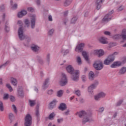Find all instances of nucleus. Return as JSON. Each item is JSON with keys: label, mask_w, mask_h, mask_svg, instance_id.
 Returning a JSON list of instances; mask_svg holds the SVG:
<instances>
[{"label": "nucleus", "mask_w": 126, "mask_h": 126, "mask_svg": "<svg viewBox=\"0 0 126 126\" xmlns=\"http://www.w3.org/2000/svg\"><path fill=\"white\" fill-rule=\"evenodd\" d=\"M66 69L67 72L72 75V80H73V81H78V79H79V71L74 70V69L71 65H68Z\"/></svg>", "instance_id": "obj_1"}, {"label": "nucleus", "mask_w": 126, "mask_h": 126, "mask_svg": "<svg viewBox=\"0 0 126 126\" xmlns=\"http://www.w3.org/2000/svg\"><path fill=\"white\" fill-rule=\"evenodd\" d=\"M76 115H78L79 118H83L82 120L83 124H86V123L88 122H91L92 120L91 115L89 116L87 115V113L85 112V111H81L79 112H77Z\"/></svg>", "instance_id": "obj_2"}, {"label": "nucleus", "mask_w": 126, "mask_h": 126, "mask_svg": "<svg viewBox=\"0 0 126 126\" xmlns=\"http://www.w3.org/2000/svg\"><path fill=\"white\" fill-rule=\"evenodd\" d=\"M18 24H19V26H20L19 28L18 32L19 38L21 40H24V39L26 38V36H25V35L23 33V27H22L23 24L22 23V21H18Z\"/></svg>", "instance_id": "obj_3"}, {"label": "nucleus", "mask_w": 126, "mask_h": 126, "mask_svg": "<svg viewBox=\"0 0 126 126\" xmlns=\"http://www.w3.org/2000/svg\"><path fill=\"white\" fill-rule=\"evenodd\" d=\"M98 85H99V81H98V80H94V82L91 84L88 88V92L89 93V94L94 95V91L93 90H94V89H96Z\"/></svg>", "instance_id": "obj_4"}, {"label": "nucleus", "mask_w": 126, "mask_h": 126, "mask_svg": "<svg viewBox=\"0 0 126 126\" xmlns=\"http://www.w3.org/2000/svg\"><path fill=\"white\" fill-rule=\"evenodd\" d=\"M117 54V52H115L114 53L109 55L106 59L104 61V64L106 65H109V64H111L114 61H115V55Z\"/></svg>", "instance_id": "obj_5"}, {"label": "nucleus", "mask_w": 126, "mask_h": 126, "mask_svg": "<svg viewBox=\"0 0 126 126\" xmlns=\"http://www.w3.org/2000/svg\"><path fill=\"white\" fill-rule=\"evenodd\" d=\"M93 66L96 70H101V69H102L103 67H104L103 62L101 60H96L94 62Z\"/></svg>", "instance_id": "obj_6"}, {"label": "nucleus", "mask_w": 126, "mask_h": 126, "mask_svg": "<svg viewBox=\"0 0 126 126\" xmlns=\"http://www.w3.org/2000/svg\"><path fill=\"white\" fill-rule=\"evenodd\" d=\"M126 63V57H124L122 59V62H115L110 65V67L112 68H116L118 66H121L122 63Z\"/></svg>", "instance_id": "obj_7"}, {"label": "nucleus", "mask_w": 126, "mask_h": 126, "mask_svg": "<svg viewBox=\"0 0 126 126\" xmlns=\"http://www.w3.org/2000/svg\"><path fill=\"white\" fill-rule=\"evenodd\" d=\"M59 83L61 86H64L67 84V78H66V75H65V74L62 73V78Z\"/></svg>", "instance_id": "obj_8"}, {"label": "nucleus", "mask_w": 126, "mask_h": 126, "mask_svg": "<svg viewBox=\"0 0 126 126\" xmlns=\"http://www.w3.org/2000/svg\"><path fill=\"white\" fill-rule=\"evenodd\" d=\"M32 124V117L30 114H27L25 118V126H31Z\"/></svg>", "instance_id": "obj_9"}, {"label": "nucleus", "mask_w": 126, "mask_h": 126, "mask_svg": "<svg viewBox=\"0 0 126 126\" xmlns=\"http://www.w3.org/2000/svg\"><path fill=\"white\" fill-rule=\"evenodd\" d=\"M113 12H114V10H112L109 12L108 14L105 16L102 21H104V22H108V21H110V20L112 19V16H111V15L113 14Z\"/></svg>", "instance_id": "obj_10"}, {"label": "nucleus", "mask_w": 126, "mask_h": 126, "mask_svg": "<svg viewBox=\"0 0 126 126\" xmlns=\"http://www.w3.org/2000/svg\"><path fill=\"white\" fill-rule=\"evenodd\" d=\"M85 46V44L84 43L78 44L75 48V52H77V53H81L83 51V48H84Z\"/></svg>", "instance_id": "obj_11"}, {"label": "nucleus", "mask_w": 126, "mask_h": 126, "mask_svg": "<svg viewBox=\"0 0 126 126\" xmlns=\"http://www.w3.org/2000/svg\"><path fill=\"white\" fill-rule=\"evenodd\" d=\"M93 54L94 55H97L98 57L99 58H100V57H103V56H104V50L102 49H99L94 50L93 52Z\"/></svg>", "instance_id": "obj_12"}, {"label": "nucleus", "mask_w": 126, "mask_h": 126, "mask_svg": "<svg viewBox=\"0 0 126 126\" xmlns=\"http://www.w3.org/2000/svg\"><path fill=\"white\" fill-rule=\"evenodd\" d=\"M17 95L18 97L23 98L24 97V93L23 92V89L22 88H19L17 90Z\"/></svg>", "instance_id": "obj_13"}, {"label": "nucleus", "mask_w": 126, "mask_h": 126, "mask_svg": "<svg viewBox=\"0 0 126 126\" xmlns=\"http://www.w3.org/2000/svg\"><path fill=\"white\" fill-rule=\"evenodd\" d=\"M31 28L32 29H34L35 28V24H36V17L35 15H32L31 21Z\"/></svg>", "instance_id": "obj_14"}, {"label": "nucleus", "mask_w": 126, "mask_h": 126, "mask_svg": "<svg viewBox=\"0 0 126 126\" xmlns=\"http://www.w3.org/2000/svg\"><path fill=\"white\" fill-rule=\"evenodd\" d=\"M105 1V0H96L95 2V5L96 6V9L99 10L101 8V4Z\"/></svg>", "instance_id": "obj_15"}, {"label": "nucleus", "mask_w": 126, "mask_h": 126, "mask_svg": "<svg viewBox=\"0 0 126 126\" xmlns=\"http://www.w3.org/2000/svg\"><path fill=\"white\" fill-rule=\"evenodd\" d=\"M50 81V79L49 78H47L45 79L44 83H43V85H42V89L43 90H46L49 86L48 83Z\"/></svg>", "instance_id": "obj_16"}, {"label": "nucleus", "mask_w": 126, "mask_h": 126, "mask_svg": "<svg viewBox=\"0 0 126 126\" xmlns=\"http://www.w3.org/2000/svg\"><path fill=\"white\" fill-rule=\"evenodd\" d=\"M98 41L101 44H108V41H107V38L104 36H101L99 37Z\"/></svg>", "instance_id": "obj_17"}, {"label": "nucleus", "mask_w": 126, "mask_h": 126, "mask_svg": "<svg viewBox=\"0 0 126 126\" xmlns=\"http://www.w3.org/2000/svg\"><path fill=\"white\" fill-rule=\"evenodd\" d=\"M27 14V11L25 10H23L18 13V17L19 18H21L23 16H24Z\"/></svg>", "instance_id": "obj_18"}, {"label": "nucleus", "mask_w": 126, "mask_h": 126, "mask_svg": "<svg viewBox=\"0 0 126 126\" xmlns=\"http://www.w3.org/2000/svg\"><path fill=\"white\" fill-rule=\"evenodd\" d=\"M94 78H95V74H94V72L92 71H91L89 73V80H91V81H92L94 80Z\"/></svg>", "instance_id": "obj_19"}, {"label": "nucleus", "mask_w": 126, "mask_h": 126, "mask_svg": "<svg viewBox=\"0 0 126 126\" xmlns=\"http://www.w3.org/2000/svg\"><path fill=\"white\" fill-rule=\"evenodd\" d=\"M126 72V67H122L119 71V75H124Z\"/></svg>", "instance_id": "obj_20"}, {"label": "nucleus", "mask_w": 126, "mask_h": 126, "mask_svg": "<svg viewBox=\"0 0 126 126\" xmlns=\"http://www.w3.org/2000/svg\"><path fill=\"white\" fill-rule=\"evenodd\" d=\"M57 102L58 101L56 100L52 101L49 105V108L50 109V110L54 109V108L56 107V104H57Z\"/></svg>", "instance_id": "obj_21"}, {"label": "nucleus", "mask_w": 126, "mask_h": 126, "mask_svg": "<svg viewBox=\"0 0 126 126\" xmlns=\"http://www.w3.org/2000/svg\"><path fill=\"white\" fill-rule=\"evenodd\" d=\"M31 48L32 51H33V52H38V51L40 50V47L38 46V45H36L34 44L32 45Z\"/></svg>", "instance_id": "obj_22"}, {"label": "nucleus", "mask_w": 126, "mask_h": 126, "mask_svg": "<svg viewBox=\"0 0 126 126\" xmlns=\"http://www.w3.org/2000/svg\"><path fill=\"white\" fill-rule=\"evenodd\" d=\"M10 81H11V84H12V85H13L14 86H17V80L13 77H11L10 78Z\"/></svg>", "instance_id": "obj_23"}, {"label": "nucleus", "mask_w": 126, "mask_h": 126, "mask_svg": "<svg viewBox=\"0 0 126 126\" xmlns=\"http://www.w3.org/2000/svg\"><path fill=\"white\" fill-rule=\"evenodd\" d=\"M59 110H61V111H65V110H66V104L65 103L60 104Z\"/></svg>", "instance_id": "obj_24"}, {"label": "nucleus", "mask_w": 126, "mask_h": 126, "mask_svg": "<svg viewBox=\"0 0 126 126\" xmlns=\"http://www.w3.org/2000/svg\"><path fill=\"white\" fill-rule=\"evenodd\" d=\"M78 19V17L77 16H73L70 21L71 24H75Z\"/></svg>", "instance_id": "obj_25"}, {"label": "nucleus", "mask_w": 126, "mask_h": 126, "mask_svg": "<svg viewBox=\"0 0 126 126\" xmlns=\"http://www.w3.org/2000/svg\"><path fill=\"white\" fill-rule=\"evenodd\" d=\"M82 56L84 58L85 61H86L87 62H88V61H89L88 55H87V53H86V52L83 51L82 52Z\"/></svg>", "instance_id": "obj_26"}, {"label": "nucleus", "mask_w": 126, "mask_h": 126, "mask_svg": "<svg viewBox=\"0 0 126 126\" xmlns=\"http://www.w3.org/2000/svg\"><path fill=\"white\" fill-rule=\"evenodd\" d=\"M73 0H65L64 2V6H68L72 2Z\"/></svg>", "instance_id": "obj_27"}, {"label": "nucleus", "mask_w": 126, "mask_h": 126, "mask_svg": "<svg viewBox=\"0 0 126 126\" xmlns=\"http://www.w3.org/2000/svg\"><path fill=\"white\" fill-rule=\"evenodd\" d=\"M61 53L65 56V55H67L69 53V49L64 50L63 48H62L61 49Z\"/></svg>", "instance_id": "obj_28"}, {"label": "nucleus", "mask_w": 126, "mask_h": 126, "mask_svg": "<svg viewBox=\"0 0 126 126\" xmlns=\"http://www.w3.org/2000/svg\"><path fill=\"white\" fill-rule=\"evenodd\" d=\"M50 61H51V55H50V54H48L46 56V62L47 64H49V63H50Z\"/></svg>", "instance_id": "obj_29"}, {"label": "nucleus", "mask_w": 126, "mask_h": 126, "mask_svg": "<svg viewBox=\"0 0 126 126\" xmlns=\"http://www.w3.org/2000/svg\"><path fill=\"white\" fill-rule=\"evenodd\" d=\"M63 90H60L57 92L58 97H62V96H63Z\"/></svg>", "instance_id": "obj_30"}, {"label": "nucleus", "mask_w": 126, "mask_h": 126, "mask_svg": "<svg viewBox=\"0 0 126 126\" xmlns=\"http://www.w3.org/2000/svg\"><path fill=\"white\" fill-rule=\"evenodd\" d=\"M56 116V114L55 113L53 112L51 114H50L49 116L48 117L49 120H54V118H55V116Z\"/></svg>", "instance_id": "obj_31"}, {"label": "nucleus", "mask_w": 126, "mask_h": 126, "mask_svg": "<svg viewBox=\"0 0 126 126\" xmlns=\"http://www.w3.org/2000/svg\"><path fill=\"white\" fill-rule=\"evenodd\" d=\"M10 3L11 5H12V9H16L17 8V4H14L13 5L12 4V3H13V1L11 0L10 1Z\"/></svg>", "instance_id": "obj_32"}, {"label": "nucleus", "mask_w": 126, "mask_h": 126, "mask_svg": "<svg viewBox=\"0 0 126 126\" xmlns=\"http://www.w3.org/2000/svg\"><path fill=\"white\" fill-rule=\"evenodd\" d=\"M77 63L79 65H80L82 63L81 58L79 56L77 57Z\"/></svg>", "instance_id": "obj_33"}, {"label": "nucleus", "mask_w": 126, "mask_h": 126, "mask_svg": "<svg viewBox=\"0 0 126 126\" xmlns=\"http://www.w3.org/2000/svg\"><path fill=\"white\" fill-rule=\"evenodd\" d=\"M74 93L78 97H80V96H81V92H80L79 90H75Z\"/></svg>", "instance_id": "obj_34"}, {"label": "nucleus", "mask_w": 126, "mask_h": 126, "mask_svg": "<svg viewBox=\"0 0 126 126\" xmlns=\"http://www.w3.org/2000/svg\"><path fill=\"white\" fill-rule=\"evenodd\" d=\"M0 111L1 112H3V111H4V107L3 106V103L1 101H0Z\"/></svg>", "instance_id": "obj_35"}, {"label": "nucleus", "mask_w": 126, "mask_h": 126, "mask_svg": "<svg viewBox=\"0 0 126 126\" xmlns=\"http://www.w3.org/2000/svg\"><path fill=\"white\" fill-rule=\"evenodd\" d=\"M114 39H116V40H118L119 39H121L122 38V34H116L113 36Z\"/></svg>", "instance_id": "obj_36"}, {"label": "nucleus", "mask_w": 126, "mask_h": 126, "mask_svg": "<svg viewBox=\"0 0 126 126\" xmlns=\"http://www.w3.org/2000/svg\"><path fill=\"white\" fill-rule=\"evenodd\" d=\"M6 86L7 88H8V89H9L10 92H12L13 91V89H12V87H11V86L9 84H7L6 85Z\"/></svg>", "instance_id": "obj_37"}, {"label": "nucleus", "mask_w": 126, "mask_h": 126, "mask_svg": "<svg viewBox=\"0 0 126 126\" xmlns=\"http://www.w3.org/2000/svg\"><path fill=\"white\" fill-rule=\"evenodd\" d=\"M29 101L30 105L31 106V107H34L35 105V100H31L30 99Z\"/></svg>", "instance_id": "obj_38"}, {"label": "nucleus", "mask_w": 126, "mask_h": 126, "mask_svg": "<svg viewBox=\"0 0 126 126\" xmlns=\"http://www.w3.org/2000/svg\"><path fill=\"white\" fill-rule=\"evenodd\" d=\"M9 98L10 99V101H11V102H15V97H14V96L13 95H10L9 96Z\"/></svg>", "instance_id": "obj_39"}, {"label": "nucleus", "mask_w": 126, "mask_h": 126, "mask_svg": "<svg viewBox=\"0 0 126 126\" xmlns=\"http://www.w3.org/2000/svg\"><path fill=\"white\" fill-rule=\"evenodd\" d=\"M9 98V95L8 94H3V100H7Z\"/></svg>", "instance_id": "obj_40"}, {"label": "nucleus", "mask_w": 126, "mask_h": 126, "mask_svg": "<svg viewBox=\"0 0 126 126\" xmlns=\"http://www.w3.org/2000/svg\"><path fill=\"white\" fill-rule=\"evenodd\" d=\"M97 94H98L99 97H100V98H104V97H105V96H106V94H105L103 92L99 93Z\"/></svg>", "instance_id": "obj_41"}, {"label": "nucleus", "mask_w": 126, "mask_h": 126, "mask_svg": "<svg viewBox=\"0 0 126 126\" xmlns=\"http://www.w3.org/2000/svg\"><path fill=\"white\" fill-rule=\"evenodd\" d=\"M55 31V30L54 29H52L48 31V35L49 36H52L53 34H54V32Z\"/></svg>", "instance_id": "obj_42"}, {"label": "nucleus", "mask_w": 126, "mask_h": 126, "mask_svg": "<svg viewBox=\"0 0 126 126\" xmlns=\"http://www.w3.org/2000/svg\"><path fill=\"white\" fill-rule=\"evenodd\" d=\"M8 63H9V61H7L4 64L0 65V69L2 68V67H5V66H6V65H7V64H8Z\"/></svg>", "instance_id": "obj_43"}, {"label": "nucleus", "mask_w": 126, "mask_h": 126, "mask_svg": "<svg viewBox=\"0 0 126 126\" xmlns=\"http://www.w3.org/2000/svg\"><path fill=\"white\" fill-rule=\"evenodd\" d=\"M35 115L36 117L38 118L40 116V113L39 112V107L37 106L36 107V110L35 112Z\"/></svg>", "instance_id": "obj_44"}, {"label": "nucleus", "mask_w": 126, "mask_h": 126, "mask_svg": "<svg viewBox=\"0 0 126 126\" xmlns=\"http://www.w3.org/2000/svg\"><path fill=\"white\" fill-rule=\"evenodd\" d=\"M38 63L40 64H44V63H45V62H44V60H43V59L39 58L38 59Z\"/></svg>", "instance_id": "obj_45"}, {"label": "nucleus", "mask_w": 126, "mask_h": 126, "mask_svg": "<svg viewBox=\"0 0 126 126\" xmlns=\"http://www.w3.org/2000/svg\"><path fill=\"white\" fill-rule=\"evenodd\" d=\"M123 102H124L123 99H121L117 102V103H116V107H119V106H121V105L123 104Z\"/></svg>", "instance_id": "obj_46"}, {"label": "nucleus", "mask_w": 126, "mask_h": 126, "mask_svg": "<svg viewBox=\"0 0 126 126\" xmlns=\"http://www.w3.org/2000/svg\"><path fill=\"white\" fill-rule=\"evenodd\" d=\"M25 24L27 25L28 27H29V25L30 24V22L29 21V20L26 19L25 20Z\"/></svg>", "instance_id": "obj_47"}, {"label": "nucleus", "mask_w": 126, "mask_h": 126, "mask_svg": "<svg viewBox=\"0 0 126 126\" xmlns=\"http://www.w3.org/2000/svg\"><path fill=\"white\" fill-rule=\"evenodd\" d=\"M94 100H95V101H99V100H100V99H101V98L100 97V96L98 95V94L94 95Z\"/></svg>", "instance_id": "obj_48"}, {"label": "nucleus", "mask_w": 126, "mask_h": 126, "mask_svg": "<svg viewBox=\"0 0 126 126\" xmlns=\"http://www.w3.org/2000/svg\"><path fill=\"white\" fill-rule=\"evenodd\" d=\"M53 93L54 90H49L47 91V94H48V95H52Z\"/></svg>", "instance_id": "obj_49"}, {"label": "nucleus", "mask_w": 126, "mask_h": 126, "mask_svg": "<svg viewBox=\"0 0 126 126\" xmlns=\"http://www.w3.org/2000/svg\"><path fill=\"white\" fill-rule=\"evenodd\" d=\"M5 31L7 32V33L9 32V27L6 25L5 26Z\"/></svg>", "instance_id": "obj_50"}, {"label": "nucleus", "mask_w": 126, "mask_h": 126, "mask_svg": "<svg viewBox=\"0 0 126 126\" xmlns=\"http://www.w3.org/2000/svg\"><path fill=\"white\" fill-rule=\"evenodd\" d=\"M8 117H9V119L10 120H12V118H13V117H14V116L13 115V114L10 113L8 114Z\"/></svg>", "instance_id": "obj_51"}, {"label": "nucleus", "mask_w": 126, "mask_h": 126, "mask_svg": "<svg viewBox=\"0 0 126 126\" xmlns=\"http://www.w3.org/2000/svg\"><path fill=\"white\" fill-rule=\"evenodd\" d=\"M81 78L84 82H85V81H86V76L82 75Z\"/></svg>", "instance_id": "obj_52"}, {"label": "nucleus", "mask_w": 126, "mask_h": 126, "mask_svg": "<svg viewBox=\"0 0 126 126\" xmlns=\"http://www.w3.org/2000/svg\"><path fill=\"white\" fill-rule=\"evenodd\" d=\"M12 108L14 110V111L15 112V113H17V109L16 108V106L15 105H12Z\"/></svg>", "instance_id": "obj_53"}, {"label": "nucleus", "mask_w": 126, "mask_h": 126, "mask_svg": "<svg viewBox=\"0 0 126 126\" xmlns=\"http://www.w3.org/2000/svg\"><path fill=\"white\" fill-rule=\"evenodd\" d=\"M28 11H31V12H33L34 11V9L32 7H28L27 8Z\"/></svg>", "instance_id": "obj_54"}, {"label": "nucleus", "mask_w": 126, "mask_h": 126, "mask_svg": "<svg viewBox=\"0 0 126 126\" xmlns=\"http://www.w3.org/2000/svg\"><path fill=\"white\" fill-rule=\"evenodd\" d=\"M124 10V6H120L117 9L118 11H122V10Z\"/></svg>", "instance_id": "obj_55"}, {"label": "nucleus", "mask_w": 126, "mask_h": 126, "mask_svg": "<svg viewBox=\"0 0 126 126\" xmlns=\"http://www.w3.org/2000/svg\"><path fill=\"white\" fill-rule=\"evenodd\" d=\"M105 35L110 36L111 35V32H110L106 31L104 32Z\"/></svg>", "instance_id": "obj_56"}, {"label": "nucleus", "mask_w": 126, "mask_h": 126, "mask_svg": "<svg viewBox=\"0 0 126 126\" xmlns=\"http://www.w3.org/2000/svg\"><path fill=\"white\" fill-rule=\"evenodd\" d=\"M63 118L58 119L57 120V122L58 123H59V124H61V123H63Z\"/></svg>", "instance_id": "obj_57"}, {"label": "nucleus", "mask_w": 126, "mask_h": 126, "mask_svg": "<svg viewBox=\"0 0 126 126\" xmlns=\"http://www.w3.org/2000/svg\"><path fill=\"white\" fill-rule=\"evenodd\" d=\"M104 110H105L104 107H101L99 109L98 112H99V113H103V112H104Z\"/></svg>", "instance_id": "obj_58"}, {"label": "nucleus", "mask_w": 126, "mask_h": 126, "mask_svg": "<svg viewBox=\"0 0 126 126\" xmlns=\"http://www.w3.org/2000/svg\"><path fill=\"white\" fill-rule=\"evenodd\" d=\"M48 20L49 21H53V17L52 15L48 16Z\"/></svg>", "instance_id": "obj_59"}, {"label": "nucleus", "mask_w": 126, "mask_h": 126, "mask_svg": "<svg viewBox=\"0 0 126 126\" xmlns=\"http://www.w3.org/2000/svg\"><path fill=\"white\" fill-rule=\"evenodd\" d=\"M121 36L123 40H126V34H121Z\"/></svg>", "instance_id": "obj_60"}, {"label": "nucleus", "mask_w": 126, "mask_h": 126, "mask_svg": "<svg viewBox=\"0 0 126 126\" xmlns=\"http://www.w3.org/2000/svg\"><path fill=\"white\" fill-rule=\"evenodd\" d=\"M126 29H123L122 31V35H126Z\"/></svg>", "instance_id": "obj_61"}, {"label": "nucleus", "mask_w": 126, "mask_h": 126, "mask_svg": "<svg viewBox=\"0 0 126 126\" xmlns=\"http://www.w3.org/2000/svg\"><path fill=\"white\" fill-rule=\"evenodd\" d=\"M69 110H67L66 112L64 113V115H67L69 114Z\"/></svg>", "instance_id": "obj_62"}, {"label": "nucleus", "mask_w": 126, "mask_h": 126, "mask_svg": "<svg viewBox=\"0 0 126 126\" xmlns=\"http://www.w3.org/2000/svg\"><path fill=\"white\" fill-rule=\"evenodd\" d=\"M35 1L38 5H39L40 3H41V1H40V0H35Z\"/></svg>", "instance_id": "obj_63"}, {"label": "nucleus", "mask_w": 126, "mask_h": 126, "mask_svg": "<svg viewBox=\"0 0 126 126\" xmlns=\"http://www.w3.org/2000/svg\"><path fill=\"white\" fill-rule=\"evenodd\" d=\"M88 16V13L86 12L85 14V17H87Z\"/></svg>", "instance_id": "obj_64"}]
</instances>
